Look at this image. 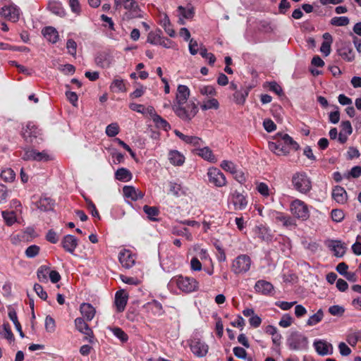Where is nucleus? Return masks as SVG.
<instances>
[{
    "instance_id": "nucleus-3",
    "label": "nucleus",
    "mask_w": 361,
    "mask_h": 361,
    "mask_svg": "<svg viewBox=\"0 0 361 361\" xmlns=\"http://www.w3.org/2000/svg\"><path fill=\"white\" fill-rule=\"evenodd\" d=\"M21 135L24 140L31 145H36L42 140L41 130L32 122H28L22 128Z\"/></svg>"
},
{
    "instance_id": "nucleus-55",
    "label": "nucleus",
    "mask_w": 361,
    "mask_h": 361,
    "mask_svg": "<svg viewBox=\"0 0 361 361\" xmlns=\"http://www.w3.org/2000/svg\"><path fill=\"white\" fill-rule=\"evenodd\" d=\"M221 167L224 170L231 173V174H234L235 173L237 172L236 165L231 161L224 160L221 163Z\"/></svg>"
},
{
    "instance_id": "nucleus-11",
    "label": "nucleus",
    "mask_w": 361,
    "mask_h": 361,
    "mask_svg": "<svg viewBox=\"0 0 361 361\" xmlns=\"http://www.w3.org/2000/svg\"><path fill=\"white\" fill-rule=\"evenodd\" d=\"M207 176L210 183L216 187H223L226 185V178L224 174L217 168H210L207 171Z\"/></svg>"
},
{
    "instance_id": "nucleus-5",
    "label": "nucleus",
    "mask_w": 361,
    "mask_h": 361,
    "mask_svg": "<svg viewBox=\"0 0 361 361\" xmlns=\"http://www.w3.org/2000/svg\"><path fill=\"white\" fill-rule=\"evenodd\" d=\"M291 183L293 188L302 194H307L312 189V181L305 172L294 173Z\"/></svg>"
},
{
    "instance_id": "nucleus-10",
    "label": "nucleus",
    "mask_w": 361,
    "mask_h": 361,
    "mask_svg": "<svg viewBox=\"0 0 361 361\" xmlns=\"http://www.w3.org/2000/svg\"><path fill=\"white\" fill-rule=\"evenodd\" d=\"M20 13V8L14 4L5 5L0 10L1 17L13 23L19 20Z\"/></svg>"
},
{
    "instance_id": "nucleus-28",
    "label": "nucleus",
    "mask_w": 361,
    "mask_h": 361,
    "mask_svg": "<svg viewBox=\"0 0 361 361\" xmlns=\"http://www.w3.org/2000/svg\"><path fill=\"white\" fill-rule=\"evenodd\" d=\"M324 41L320 47V51L324 56H328L331 53V46L333 42L332 36L329 32L323 35Z\"/></svg>"
},
{
    "instance_id": "nucleus-39",
    "label": "nucleus",
    "mask_w": 361,
    "mask_h": 361,
    "mask_svg": "<svg viewBox=\"0 0 361 361\" xmlns=\"http://www.w3.org/2000/svg\"><path fill=\"white\" fill-rule=\"evenodd\" d=\"M184 157L176 150L169 152V160L173 165L181 166L184 163Z\"/></svg>"
},
{
    "instance_id": "nucleus-32",
    "label": "nucleus",
    "mask_w": 361,
    "mask_h": 361,
    "mask_svg": "<svg viewBox=\"0 0 361 361\" xmlns=\"http://www.w3.org/2000/svg\"><path fill=\"white\" fill-rule=\"evenodd\" d=\"M196 151H197V154L202 157L204 159L209 161V162H215L216 161V159L214 154L212 153V151L208 147H204L202 148H197L196 149Z\"/></svg>"
},
{
    "instance_id": "nucleus-63",
    "label": "nucleus",
    "mask_w": 361,
    "mask_h": 361,
    "mask_svg": "<svg viewBox=\"0 0 361 361\" xmlns=\"http://www.w3.org/2000/svg\"><path fill=\"white\" fill-rule=\"evenodd\" d=\"M45 329L48 332H54L56 329L55 321L49 315L45 318Z\"/></svg>"
},
{
    "instance_id": "nucleus-4",
    "label": "nucleus",
    "mask_w": 361,
    "mask_h": 361,
    "mask_svg": "<svg viewBox=\"0 0 361 361\" xmlns=\"http://www.w3.org/2000/svg\"><path fill=\"white\" fill-rule=\"evenodd\" d=\"M171 283L176 284L181 291L187 293L196 291L199 288V283L195 279L181 275L172 278Z\"/></svg>"
},
{
    "instance_id": "nucleus-58",
    "label": "nucleus",
    "mask_w": 361,
    "mask_h": 361,
    "mask_svg": "<svg viewBox=\"0 0 361 361\" xmlns=\"http://www.w3.org/2000/svg\"><path fill=\"white\" fill-rule=\"evenodd\" d=\"M85 202L87 204V208L90 212L92 216L94 218L100 219L99 214L96 208L95 204L92 202L91 200L89 198H85Z\"/></svg>"
},
{
    "instance_id": "nucleus-45",
    "label": "nucleus",
    "mask_w": 361,
    "mask_h": 361,
    "mask_svg": "<svg viewBox=\"0 0 361 361\" xmlns=\"http://www.w3.org/2000/svg\"><path fill=\"white\" fill-rule=\"evenodd\" d=\"M150 310L154 315L160 316L164 314V311L162 305L157 300H153L147 303Z\"/></svg>"
},
{
    "instance_id": "nucleus-36",
    "label": "nucleus",
    "mask_w": 361,
    "mask_h": 361,
    "mask_svg": "<svg viewBox=\"0 0 361 361\" xmlns=\"http://www.w3.org/2000/svg\"><path fill=\"white\" fill-rule=\"evenodd\" d=\"M162 37V31L160 29L151 31L148 33L147 42L153 45H158Z\"/></svg>"
},
{
    "instance_id": "nucleus-64",
    "label": "nucleus",
    "mask_w": 361,
    "mask_h": 361,
    "mask_svg": "<svg viewBox=\"0 0 361 361\" xmlns=\"http://www.w3.org/2000/svg\"><path fill=\"white\" fill-rule=\"evenodd\" d=\"M293 322V318L288 314H285L282 316L279 324L283 328H287L291 325Z\"/></svg>"
},
{
    "instance_id": "nucleus-13",
    "label": "nucleus",
    "mask_w": 361,
    "mask_h": 361,
    "mask_svg": "<svg viewBox=\"0 0 361 361\" xmlns=\"http://www.w3.org/2000/svg\"><path fill=\"white\" fill-rule=\"evenodd\" d=\"M75 326L76 329L80 333L85 335V339L90 343L93 342V331L88 324L85 322L84 318L78 317L75 319Z\"/></svg>"
},
{
    "instance_id": "nucleus-29",
    "label": "nucleus",
    "mask_w": 361,
    "mask_h": 361,
    "mask_svg": "<svg viewBox=\"0 0 361 361\" xmlns=\"http://www.w3.org/2000/svg\"><path fill=\"white\" fill-rule=\"evenodd\" d=\"M48 8L52 13L60 17H64L66 14L62 4L57 1H49L48 4Z\"/></svg>"
},
{
    "instance_id": "nucleus-21",
    "label": "nucleus",
    "mask_w": 361,
    "mask_h": 361,
    "mask_svg": "<svg viewBox=\"0 0 361 361\" xmlns=\"http://www.w3.org/2000/svg\"><path fill=\"white\" fill-rule=\"evenodd\" d=\"M255 290L262 295H269L274 291V286L265 280H258L255 283Z\"/></svg>"
},
{
    "instance_id": "nucleus-17",
    "label": "nucleus",
    "mask_w": 361,
    "mask_h": 361,
    "mask_svg": "<svg viewBox=\"0 0 361 361\" xmlns=\"http://www.w3.org/2000/svg\"><path fill=\"white\" fill-rule=\"evenodd\" d=\"M118 259L121 265L126 269L131 268L135 262V255L128 250L121 251L118 255Z\"/></svg>"
},
{
    "instance_id": "nucleus-46",
    "label": "nucleus",
    "mask_w": 361,
    "mask_h": 361,
    "mask_svg": "<svg viewBox=\"0 0 361 361\" xmlns=\"http://www.w3.org/2000/svg\"><path fill=\"white\" fill-rule=\"evenodd\" d=\"M350 23V20L347 16L334 17L331 19L330 23L334 26H345Z\"/></svg>"
},
{
    "instance_id": "nucleus-22",
    "label": "nucleus",
    "mask_w": 361,
    "mask_h": 361,
    "mask_svg": "<svg viewBox=\"0 0 361 361\" xmlns=\"http://www.w3.org/2000/svg\"><path fill=\"white\" fill-rule=\"evenodd\" d=\"M190 96V90L186 85H179L177 89L176 103L175 104H185Z\"/></svg>"
},
{
    "instance_id": "nucleus-52",
    "label": "nucleus",
    "mask_w": 361,
    "mask_h": 361,
    "mask_svg": "<svg viewBox=\"0 0 361 361\" xmlns=\"http://www.w3.org/2000/svg\"><path fill=\"white\" fill-rule=\"evenodd\" d=\"M40 247L37 245H32L28 246L25 251V255L27 258H34L39 253Z\"/></svg>"
},
{
    "instance_id": "nucleus-16",
    "label": "nucleus",
    "mask_w": 361,
    "mask_h": 361,
    "mask_svg": "<svg viewBox=\"0 0 361 361\" xmlns=\"http://www.w3.org/2000/svg\"><path fill=\"white\" fill-rule=\"evenodd\" d=\"M313 345L319 355L324 356L333 353V345L324 340H315Z\"/></svg>"
},
{
    "instance_id": "nucleus-30",
    "label": "nucleus",
    "mask_w": 361,
    "mask_h": 361,
    "mask_svg": "<svg viewBox=\"0 0 361 361\" xmlns=\"http://www.w3.org/2000/svg\"><path fill=\"white\" fill-rule=\"evenodd\" d=\"M44 37L50 42L54 44L59 40V32L51 26L45 27L42 31Z\"/></svg>"
},
{
    "instance_id": "nucleus-14",
    "label": "nucleus",
    "mask_w": 361,
    "mask_h": 361,
    "mask_svg": "<svg viewBox=\"0 0 361 361\" xmlns=\"http://www.w3.org/2000/svg\"><path fill=\"white\" fill-rule=\"evenodd\" d=\"M61 245L66 252L74 255L78 245V240L75 236L68 234L61 239Z\"/></svg>"
},
{
    "instance_id": "nucleus-61",
    "label": "nucleus",
    "mask_w": 361,
    "mask_h": 361,
    "mask_svg": "<svg viewBox=\"0 0 361 361\" xmlns=\"http://www.w3.org/2000/svg\"><path fill=\"white\" fill-rule=\"evenodd\" d=\"M256 189L257 192L264 197L270 195V189L267 183H259L257 185Z\"/></svg>"
},
{
    "instance_id": "nucleus-18",
    "label": "nucleus",
    "mask_w": 361,
    "mask_h": 361,
    "mask_svg": "<svg viewBox=\"0 0 361 361\" xmlns=\"http://www.w3.org/2000/svg\"><path fill=\"white\" fill-rule=\"evenodd\" d=\"M276 142H269V149L278 156H283L288 154L286 147H284L280 137L276 135Z\"/></svg>"
},
{
    "instance_id": "nucleus-59",
    "label": "nucleus",
    "mask_w": 361,
    "mask_h": 361,
    "mask_svg": "<svg viewBox=\"0 0 361 361\" xmlns=\"http://www.w3.org/2000/svg\"><path fill=\"white\" fill-rule=\"evenodd\" d=\"M119 133V127L116 123H112L106 128V134L109 137H115Z\"/></svg>"
},
{
    "instance_id": "nucleus-40",
    "label": "nucleus",
    "mask_w": 361,
    "mask_h": 361,
    "mask_svg": "<svg viewBox=\"0 0 361 361\" xmlns=\"http://www.w3.org/2000/svg\"><path fill=\"white\" fill-rule=\"evenodd\" d=\"M49 267L45 265L40 266L37 271V276L38 280L42 283H47L48 281V275L49 274Z\"/></svg>"
},
{
    "instance_id": "nucleus-42",
    "label": "nucleus",
    "mask_w": 361,
    "mask_h": 361,
    "mask_svg": "<svg viewBox=\"0 0 361 361\" xmlns=\"http://www.w3.org/2000/svg\"><path fill=\"white\" fill-rule=\"evenodd\" d=\"M153 122L157 128L162 129L165 131H168L171 129L170 124L159 115L154 116Z\"/></svg>"
},
{
    "instance_id": "nucleus-12",
    "label": "nucleus",
    "mask_w": 361,
    "mask_h": 361,
    "mask_svg": "<svg viewBox=\"0 0 361 361\" xmlns=\"http://www.w3.org/2000/svg\"><path fill=\"white\" fill-rule=\"evenodd\" d=\"M336 52L339 56L347 62H352L355 60V52L350 42H341L338 47Z\"/></svg>"
},
{
    "instance_id": "nucleus-48",
    "label": "nucleus",
    "mask_w": 361,
    "mask_h": 361,
    "mask_svg": "<svg viewBox=\"0 0 361 361\" xmlns=\"http://www.w3.org/2000/svg\"><path fill=\"white\" fill-rule=\"evenodd\" d=\"M202 110L206 111L209 109H217L219 107V103L216 99L212 98L204 102L200 106Z\"/></svg>"
},
{
    "instance_id": "nucleus-54",
    "label": "nucleus",
    "mask_w": 361,
    "mask_h": 361,
    "mask_svg": "<svg viewBox=\"0 0 361 361\" xmlns=\"http://www.w3.org/2000/svg\"><path fill=\"white\" fill-rule=\"evenodd\" d=\"M199 92L205 96H215L216 91L212 85H202L199 87Z\"/></svg>"
},
{
    "instance_id": "nucleus-35",
    "label": "nucleus",
    "mask_w": 361,
    "mask_h": 361,
    "mask_svg": "<svg viewBox=\"0 0 361 361\" xmlns=\"http://www.w3.org/2000/svg\"><path fill=\"white\" fill-rule=\"evenodd\" d=\"M115 178L120 181L128 182L132 179L133 175L128 169L120 168L116 171Z\"/></svg>"
},
{
    "instance_id": "nucleus-56",
    "label": "nucleus",
    "mask_w": 361,
    "mask_h": 361,
    "mask_svg": "<svg viewBox=\"0 0 361 361\" xmlns=\"http://www.w3.org/2000/svg\"><path fill=\"white\" fill-rule=\"evenodd\" d=\"M200 54L202 56V57L208 59L209 63L210 65H213L214 63L216 61L215 56L212 53H209L204 47H200Z\"/></svg>"
},
{
    "instance_id": "nucleus-33",
    "label": "nucleus",
    "mask_w": 361,
    "mask_h": 361,
    "mask_svg": "<svg viewBox=\"0 0 361 361\" xmlns=\"http://www.w3.org/2000/svg\"><path fill=\"white\" fill-rule=\"evenodd\" d=\"M8 315L9 319L13 322L16 330L19 332L20 337L24 338L25 334L22 331L21 325L18 319L17 313L13 307H8Z\"/></svg>"
},
{
    "instance_id": "nucleus-19",
    "label": "nucleus",
    "mask_w": 361,
    "mask_h": 361,
    "mask_svg": "<svg viewBox=\"0 0 361 361\" xmlns=\"http://www.w3.org/2000/svg\"><path fill=\"white\" fill-rule=\"evenodd\" d=\"M231 201L235 209L243 210L247 204L245 196L236 190L232 193Z\"/></svg>"
},
{
    "instance_id": "nucleus-23",
    "label": "nucleus",
    "mask_w": 361,
    "mask_h": 361,
    "mask_svg": "<svg viewBox=\"0 0 361 361\" xmlns=\"http://www.w3.org/2000/svg\"><path fill=\"white\" fill-rule=\"evenodd\" d=\"M276 136L280 137L283 143L284 147H286L288 153L290 149L298 150L300 147L299 145L293 140V138L286 133H278Z\"/></svg>"
},
{
    "instance_id": "nucleus-8",
    "label": "nucleus",
    "mask_w": 361,
    "mask_h": 361,
    "mask_svg": "<svg viewBox=\"0 0 361 361\" xmlns=\"http://www.w3.org/2000/svg\"><path fill=\"white\" fill-rule=\"evenodd\" d=\"M190 348L192 353L198 357L206 356L209 350L208 345L202 340L198 332L192 334L190 341Z\"/></svg>"
},
{
    "instance_id": "nucleus-44",
    "label": "nucleus",
    "mask_w": 361,
    "mask_h": 361,
    "mask_svg": "<svg viewBox=\"0 0 361 361\" xmlns=\"http://www.w3.org/2000/svg\"><path fill=\"white\" fill-rule=\"evenodd\" d=\"M161 25L164 29L165 32L171 37L175 36V31L173 29L169 18L167 15L161 20Z\"/></svg>"
},
{
    "instance_id": "nucleus-60",
    "label": "nucleus",
    "mask_w": 361,
    "mask_h": 361,
    "mask_svg": "<svg viewBox=\"0 0 361 361\" xmlns=\"http://www.w3.org/2000/svg\"><path fill=\"white\" fill-rule=\"evenodd\" d=\"M331 216L334 221L339 223L343 220L345 215L343 210L339 209H334L331 212Z\"/></svg>"
},
{
    "instance_id": "nucleus-25",
    "label": "nucleus",
    "mask_w": 361,
    "mask_h": 361,
    "mask_svg": "<svg viewBox=\"0 0 361 361\" xmlns=\"http://www.w3.org/2000/svg\"><path fill=\"white\" fill-rule=\"evenodd\" d=\"M256 234L259 238L267 243L272 242L274 239V235L271 233V231L264 226L257 228Z\"/></svg>"
},
{
    "instance_id": "nucleus-26",
    "label": "nucleus",
    "mask_w": 361,
    "mask_h": 361,
    "mask_svg": "<svg viewBox=\"0 0 361 361\" xmlns=\"http://www.w3.org/2000/svg\"><path fill=\"white\" fill-rule=\"evenodd\" d=\"M80 311L87 321H91L96 313L94 307L90 303L83 302L80 305Z\"/></svg>"
},
{
    "instance_id": "nucleus-2",
    "label": "nucleus",
    "mask_w": 361,
    "mask_h": 361,
    "mask_svg": "<svg viewBox=\"0 0 361 361\" xmlns=\"http://www.w3.org/2000/svg\"><path fill=\"white\" fill-rule=\"evenodd\" d=\"M172 109L178 117L185 121H190L198 111L197 105L192 102L185 104H173Z\"/></svg>"
},
{
    "instance_id": "nucleus-51",
    "label": "nucleus",
    "mask_w": 361,
    "mask_h": 361,
    "mask_svg": "<svg viewBox=\"0 0 361 361\" xmlns=\"http://www.w3.org/2000/svg\"><path fill=\"white\" fill-rule=\"evenodd\" d=\"M143 211L147 215L148 218L152 221L157 220L155 216L159 213V209L156 207H149L148 205H145L143 207Z\"/></svg>"
},
{
    "instance_id": "nucleus-53",
    "label": "nucleus",
    "mask_w": 361,
    "mask_h": 361,
    "mask_svg": "<svg viewBox=\"0 0 361 361\" xmlns=\"http://www.w3.org/2000/svg\"><path fill=\"white\" fill-rule=\"evenodd\" d=\"M178 10L180 13V15H181L184 18L190 19L194 16V9L191 6L185 8L180 6L178 7Z\"/></svg>"
},
{
    "instance_id": "nucleus-41",
    "label": "nucleus",
    "mask_w": 361,
    "mask_h": 361,
    "mask_svg": "<svg viewBox=\"0 0 361 361\" xmlns=\"http://www.w3.org/2000/svg\"><path fill=\"white\" fill-rule=\"evenodd\" d=\"M169 192L176 197H180L185 194L183 187L180 183L176 182H169Z\"/></svg>"
},
{
    "instance_id": "nucleus-38",
    "label": "nucleus",
    "mask_w": 361,
    "mask_h": 361,
    "mask_svg": "<svg viewBox=\"0 0 361 361\" xmlns=\"http://www.w3.org/2000/svg\"><path fill=\"white\" fill-rule=\"evenodd\" d=\"M53 205V201L50 197H41L37 203L38 209L44 212L51 210Z\"/></svg>"
},
{
    "instance_id": "nucleus-24",
    "label": "nucleus",
    "mask_w": 361,
    "mask_h": 361,
    "mask_svg": "<svg viewBox=\"0 0 361 361\" xmlns=\"http://www.w3.org/2000/svg\"><path fill=\"white\" fill-rule=\"evenodd\" d=\"M332 198L339 204H345L347 202V192L345 190L339 185H336L332 190Z\"/></svg>"
},
{
    "instance_id": "nucleus-49",
    "label": "nucleus",
    "mask_w": 361,
    "mask_h": 361,
    "mask_svg": "<svg viewBox=\"0 0 361 361\" xmlns=\"http://www.w3.org/2000/svg\"><path fill=\"white\" fill-rule=\"evenodd\" d=\"M2 216L8 226H11L16 221V214L13 211H4Z\"/></svg>"
},
{
    "instance_id": "nucleus-15",
    "label": "nucleus",
    "mask_w": 361,
    "mask_h": 361,
    "mask_svg": "<svg viewBox=\"0 0 361 361\" xmlns=\"http://www.w3.org/2000/svg\"><path fill=\"white\" fill-rule=\"evenodd\" d=\"M123 6L128 10L126 13L127 18H141L139 6L134 0H123Z\"/></svg>"
},
{
    "instance_id": "nucleus-20",
    "label": "nucleus",
    "mask_w": 361,
    "mask_h": 361,
    "mask_svg": "<svg viewBox=\"0 0 361 361\" xmlns=\"http://www.w3.org/2000/svg\"><path fill=\"white\" fill-rule=\"evenodd\" d=\"M128 298V295L123 290H118L116 293L115 305L117 312H121L125 310Z\"/></svg>"
},
{
    "instance_id": "nucleus-7",
    "label": "nucleus",
    "mask_w": 361,
    "mask_h": 361,
    "mask_svg": "<svg viewBox=\"0 0 361 361\" xmlns=\"http://www.w3.org/2000/svg\"><path fill=\"white\" fill-rule=\"evenodd\" d=\"M269 216L275 224L282 225L288 229H294L297 226L295 219L283 212L271 210L269 212Z\"/></svg>"
},
{
    "instance_id": "nucleus-47",
    "label": "nucleus",
    "mask_w": 361,
    "mask_h": 361,
    "mask_svg": "<svg viewBox=\"0 0 361 361\" xmlns=\"http://www.w3.org/2000/svg\"><path fill=\"white\" fill-rule=\"evenodd\" d=\"M1 178L6 182H12L16 178V173L11 168H7L1 171Z\"/></svg>"
},
{
    "instance_id": "nucleus-6",
    "label": "nucleus",
    "mask_w": 361,
    "mask_h": 361,
    "mask_svg": "<svg viewBox=\"0 0 361 361\" xmlns=\"http://www.w3.org/2000/svg\"><path fill=\"white\" fill-rule=\"evenodd\" d=\"M251 264V258L247 255L242 254L233 260L231 269L234 274L243 275L250 270Z\"/></svg>"
},
{
    "instance_id": "nucleus-27",
    "label": "nucleus",
    "mask_w": 361,
    "mask_h": 361,
    "mask_svg": "<svg viewBox=\"0 0 361 361\" xmlns=\"http://www.w3.org/2000/svg\"><path fill=\"white\" fill-rule=\"evenodd\" d=\"M329 247L334 252V255L337 257H343L346 250L345 244L341 240H331L329 245Z\"/></svg>"
},
{
    "instance_id": "nucleus-34",
    "label": "nucleus",
    "mask_w": 361,
    "mask_h": 361,
    "mask_svg": "<svg viewBox=\"0 0 361 361\" xmlns=\"http://www.w3.org/2000/svg\"><path fill=\"white\" fill-rule=\"evenodd\" d=\"M94 61L98 66L103 68L109 67L111 64L109 56L104 52L98 54L96 56Z\"/></svg>"
},
{
    "instance_id": "nucleus-43",
    "label": "nucleus",
    "mask_w": 361,
    "mask_h": 361,
    "mask_svg": "<svg viewBox=\"0 0 361 361\" xmlns=\"http://www.w3.org/2000/svg\"><path fill=\"white\" fill-rule=\"evenodd\" d=\"M324 317V312L322 309H319L315 314L310 316L307 321V325L310 326H314L319 323Z\"/></svg>"
},
{
    "instance_id": "nucleus-57",
    "label": "nucleus",
    "mask_w": 361,
    "mask_h": 361,
    "mask_svg": "<svg viewBox=\"0 0 361 361\" xmlns=\"http://www.w3.org/2000/svg\"><path fill=\"white\" fill-rule=\"evenodd\" d=\"M113 334L123 343L126 342L128 339V335L119 327L111 328Z\"/></svg>"
},
{
    "instance_id": "nucleus-62",
    "label": "nucleus",
    "mask_w": 361,
    "mask_h": 361,
    "mask_svg": "<svg viewBox=\"0 0 361 361\" xmlns=\"http://www.w3.org/2000/svg\"><path fill=\"white\" fill-rule=\"evenodd\" d=\"M50 159V156L46 151L37 152L35 149L34 161H47Z\"/></svg>"
},
{
    "instance_id": "nucleus-50",
    "label": "nucleus",
    "mask_w": 361,
    "mask_h": 361,
    "mask_svg": "<svg viewBox=\"0 0 361 361\" xmlns=\"http://www.w3.org/2000/svg\"><path fill=\"white\" fill-rule=\"evenodd\" d=\"M66 87L68 89L65 92L67 99L73 106H77L78 100L77 94L75 92L70 91L71 87L69 85H66Z\"/></svg>"
},
{
    "instance_id": "nucleus-37",
    "label": "nucleus",
    "mask_w": 361,
    "mask_h": 361,
    "mask_svg": "<svg viewBox=\"0 0 361 361\" xmlns=\"http://www.w3.org/2000/svg\"><path fill=\"white\" fill-rule=\"evenodd\" d=\"M250 90L243 88L236 90L233 94L234 101L237 104H243L245 102L246 97L248 96Z\"/></svg>"
},
{
    "instance_id": "nucleus-31",
    "label": "nucleus",
    "mask_w": 361,
    "mask_h": 361,
    "mask_svg": "<svg viewBox=\"0 0 361 361\" xmlns=\"http://www.w3.org/2000/svg\"><path fill=\"white\" fill-rule=\"evenodd\" d=\"M123 192L126 197L130 198L133 201H136L142 198L143 197L142 192H137L133 186H124L123 188Z\"/></svg>"
},
{
    "instance_id": "nucleus-1",
    "label": "nucleus",
    "mask_w": 361,
    "mask_h": 361,
    "mask_svg": "<svg viewBox=\"0 0 361 361\" xmlns=\"http://www.w3.org/2000/svg\"><path fill=\"white\" fill-rule=\"evenodd\" d=\"M308 338L299 331H293L287 337L286 345L290 350L304 351L308 349Z\"/></svg>"
},
{
    "instance_id": "nucleus-9",
    "label": "nucleus",
    "mask_w": 361,
    "mask_h": 361,
    "mask_svg": "<svg viewBox=\"0 0 361 361\" xmlns=\"http://www.w3.org/2000/svg\"><path fill=\"white\" fill-rule=\"evenodd\" d=\"M290 210L295 218L302 221L307 220L310 217L307 204L300 200H293L290 204Z\"/></svg>"
}]
</instances>
